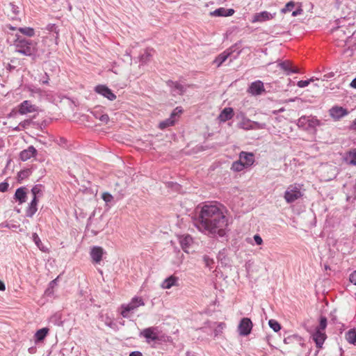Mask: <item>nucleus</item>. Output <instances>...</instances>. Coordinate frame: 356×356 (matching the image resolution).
I'll use <instances>...</instances> for the list:
<instances>
[{"mask_svg":"<svg viewBox=\"0 0 356 356\" xmlns=\"http://www.w3.org/2000/svg\"><path fill=\"white\" fill-rule=\"evenodd\" d=\"M228 218L224 213L223 207L216 202L204 204L200 212L197 227L202 232L218 235L226 234Z\"/></svg>","mask_w":356,"mask_h":356,"instance_id":"1","label":"nucleus"},{"mask_svg":"<svg viewBox=\"0 0 356 356\" xmlns=\"http://www.w3.org/2000/svg\"><path fill=\"white\" fill-rule=\"evenodd\" d=\"M346 339L350 343L356 345V330H350L346 334Z\"/></svg>","mask_w":356,"mask_h":356,"instance_id":"27","label":"nucleus"},{"mask_svg":"<svg viewBox=\"0 0 356 356\" xmlns=\"http://www.w3.org/2000/svg\"><path fill=\"white\" fill-rule=\"evenodd\" d=\"M37 154V150L33 146H29L26 149L20 152L19 156L21 160L26 161L32 157H34Z\"/></svg>","mask_w":356,"mask_h":356,"instance_id":"15","label":"nucleus"},{"mask_svg":"<svg viewBox=\"0 0 356 356\" xmlns=\"http://www.w3.org/2000/svg\"><path fill=\"white\" fill-rule=\"evenodd\" d=\"M232 54V51L227 49L222 53L220 54L214 60L213 63L217 65V67H220Z\"/></svg>","mask_w":356,"mask_h":356,"instance_id":"21","label":"nucleus"},{"mask_svg":"<svg viewBox=\"0 0 356 356\" xmlns=\"http://www.w3.org/2000/svg\"><path fill=\"white\" fill-rule=\"evenodd\" d=\"M350 129L356 131V119L353 121V124H351Z\"/></svg>","mask_w":356,"mask_h":356,"instance_id":"51","label":"nucleus"},{"mask_svg":"<svg viewBox=\"0 0 356 356\" xmlns=\"http://www.w3.org/2000/svg\"><path fill=\"white\" fill-rule=\"evenodd\" d=\"M26 188L22 187L17 188L15 193V198L16 200L19 202V204H21L26 202Z\"/></svg>","mask_w":356,"mask_h":356,"instance_id":"22","label":"nucleus"},{"mask_svg":"<svg viewBox=\"0 0 356 356\" xmlns=\"http://www.w3.org/2000/svg\"><path fill=\"white\" fill-rule=\"evenodd\" d=\"M16 52L26 56L35 55L37 52V42L17 37L14 42Z\"/></svg>","mask_w":356,"mask_h":356,"instance_id":"2","label":"nucleus"},{"mask_svg":"<svg viewBox=\"0 0 356 356\" xmlns=\"http://www.w3.org/2000/svg\"><path fill=\"white\" fill-rule=\"evenodd\" d=\"M252 328V323L248 318H242L238 326L239 334L242 336L248 335L251 332Z\"/></svg>","mask_w":356,"mask_h":356,"instance_id":"6","label":"nucleus"},{"mask_svg":"<svg viewBox=\"0 0 356 356\" xmlns=\"http://www.w3.org/2000/svg\"><path fill=\"white\" fill-rule=\"evenodd\" d=\"M102 197L106 202H110L113 200V196L108 193H104Z\"/></svg>","mask_w":356,"mask_h":356,"instance_id":"40","label":"nucleus"},{"mask_svg":"<svg viewBox=\"0 0 356 356\" xmlns=\"http://www.w3.org/2000/svg\"><path fill=\"white\" fill-rule=\"evenodd\" d=\"M350 86L353 88H356V77L350 83Z\"/></svg>","mask_w":356,"mask_h":356,"instance_id":"50","label":"nucleus"},{"mask_svg":"<svg viewBox=\"0 0 356 356\" xmlns=\"http://www.w3.org/2000/svg\"><path fill=\"white\" fill-rule=\"evenodd\" d=\"M45 75L47 76V79L42 81L43 84H47L49 82V76L47 73H45Z\"/></svg>","mask_w":356,"mask_h":356,"instance_id":"53","label":"nucleus"},{"mask_svg":"<svg viewBox=\"0 0 356 356\" xmlns=\"http://www.w3.org/2000/svg\"><path fill=\"white\" fill-rule=\"evenodd\" d=\"M327 326V319L325 317H321L320 319V323L316 330H321L323 332H325V330Z\"/></svg>","mask_w":356,"mask_h":356,"instance_id":"34","label":"nucleus"},{"mask_svg":"<svg viewBox=\"0 0 356 356\" xmlns=\"http://www.w3.org/2000/svg\"><path fill=\"white\" fill-rule=\"evenodd\" d=\"M237 119L240 120L238 127L245 130H250L254 129V123L251 122L250 119L246 118L244 113H239L237 116Z\"/></svg>","mask_w":356,"mask_h":356,"instance_id":"10","label":"nucleus"},{"mask_svg":"<svg viewBox=\"0 0 356 356\" xmlns=\"http://www.w3.org/2000/svg\"><path fill=\"white\" fill-rule=\"evenodd\" d=\"M234 116V110L232 108H225L219 115V120L220 122H226L232 119Z\"/></svg>","mask_w":356,"mask_h":356,"instance_id":"20","label":"nucleus"},{"mask_svg":"<svg viewBox=\"0 0 356 356\" xmlns=\"http://www.w3.org/2000/svg\"><path fill=\"white\" fill-rule=\"evenodd\" d=\"M329 113L334 120H339L343 117L346 116L349 112L342 106H335L330 109Z\"/></svg>","mask_w":356,"mask_h":356,"instance_id":"7","label":"nucleus"},{"mask_svg":"<svg viewBox=\"0 0 356 356\" xmlns=\"http://www.w3.org/2000/svg\"><path fill=\"white\" fill-rule=\"evenodd\" d=\"M313 79L305 80V81H299L297 83V86L300 88H305L307 86Z\"/></svg>","mask_w":356,"mask_h":356,"instance_id":"38","label":"nucleus"},{"mask_svg":"<svg viewBox=\"0 0 356 356\" xmlns=\"http://www.w3.org/2000/svg\"><path fill=\"white\" fill-rule=\"evenodd\" d=\"M302 13V9L300 8L292 13V16L296 17L298 15H300Z\"/></svg>","mask_w":356,"mask_h":356,"instance_id":"47","label":"nucleus"},{"mask_svg":"<svg viewBox=\"0 0 356 356\" xmlns=\"http://www.w3.org/2000/svg\"><path fill=\"white\" fill-rule=\"evenodd\" d=\"M275 14H271L268 11H263L261 13H255L252 16L251 20L252 23L264 22L272 19L274 17Z\"/></svg>","mask_w":356,"mask_h":356,"instance_id":"11","label":"nucleus"},{"mask_svg":"<svg viewBox=\"0 0 356 356\" xmlns=\"http://www.w3.org/2000/svg\"><path fill=\"white\" fill-rule=\"evenodd\" d=\"M129 356H143L141 353L135 351L130 353Z\"/></svg>","mask_w":356,"mask_h":356,"instance_id":"48","label":"nucleus"},{"mask_svg":"<svg viewBox=\"0 0 356 356\" xmlns=\"http://www.w3.org/2000/svg\"><path fill=\"white\" fill-rule=\"evenodd\" d=\"M40 193V189L38 186H34L32 189H31V193H32V195H33V197H37V195Z\"/></svg>","mask_w":356,"mask_h":356,"instance_id":"45","label":"nucleus"},{"mask_svg":"<svg viewBox=\"0 0 356 356\" xmlns=\"http://www.w3.org/2000/svg\"><path fill=\"white\" fill-rule=\"evenodd\" d=\"M18 30L21 33H22L25 35H27L29 37H32L35 34V31L33 28H30V27L19 28Z\"/></svg>","mask_w":356,"mask_h":356,"instance_id":"30","label":"nucleus"},{"mask_svg":"<svg viewBox=\"0 0 356 356\" xmlns=\"http://www.w3.org/2000/svg\"><path fill=\"white\" fill-rule=\"evenodd\" d=\"M95 118H98L104 124H107L109 121V117L107 114L101 115L99 117L95 115Z\"/></svg>","mask_w":356,"mask_h":356,"instance_id":"36","label":"nucleus"},{"mask_svg":"<svg viewBox=\"0 0 356 356\" xmlns=\"http://www.w3.org/2000/svg\"><path fill=\"white\" fill-rule=\"evenodd\" d=\"M246 168L252 165L254 163V155L252 152L242 151L239 154V159Z\"/></svg>","mask_w":356,"mask_h":356,"instance_id":"9","label":"nucleus"},{"mask_svg":"<svg viewBox=\"0 0 356 356\" xmlns=\"http://www.w3.org/2000/svg\"><path fill=\"white\" fill-rule=\"evenodd\" d=\"M279 65L283 70L287 72L288 73H289V72L298 73L299 72L298 69L296 67H292L291 63L289 61L282 62V63H280Z\"/></svg>","mask_w":356,"mask_h":356,"instance_id":"24","label":"nucleus"},{"mask_svg":"<svg viewBox=\"0 0 356 356\" xmlns=\"http://www.w3.org/2000/svg\"><path fill=\"white\" fill-rule=\"evenodd\" d=\"M264 90V83L261 81L252 82L248 89V92L253 95H261Z\"/></svg>","mask_w":356,"mask_h":356,"instance_id":"13","label":"nucleus"},{"mask_svg":"<svg viewBox=\"0 0 356 356\" xmlns=\"http://www.w3.org/2000/svg\"><path fill=\"white\" fill-rule=\"evenodd\" d=\"M178 282L179 278L172 275L165 279L161 283V286L164 289H170L172 286H177L179 285Z\"/></svg>","mask_w":356,"mask_h":356,"instance_id":"14","label":"nucleus"},{"mask_svg":"<svg viewBox=\"0 0 356 356\" xmlns=\"http://www.w3.org/2000/svg\"><path fill=\"white\" fill-rule=\"evenodd\" d=\"M31 124V120H24L19 123L17 128H16V130H21L22 129H25L26 127L29 126Z\"/></svg>","mask_w":356,"mask_h":356,"instance_id":"37","label":"nucleus"},{"mask_svg":"<svg viewBox=\"0 0 356 356\" xmlns=\"http://www.w3.org/2000/svg\"><path fill=\"white\" fill-rule=\"evenodd\" d=\"M325 339L326 335L325 332H323L321 330H316L315 333L313 334V339L317 347H321Z\"/></svg>","mask_w":356,"mask_h":356,"instance_id":"17","label":"nucleus"},{"mask_svg":"<svg viewBox=\"0 0 356 356\" xmlns=\"http://www.w3.org/2000/svg\"><path fill=\"white\" fill-rule=\"evenodd\" d=\"M234 13V10L232 8L225 9V8H219L211 12L210 15L214 17H228L233 15Z\"/></svg>","mask_w":356,"mask_h":356,"instance_id":"16","label":"nucleus"},{"mask_svg":"<svg viewBox=\"0 0 356 356\" xmlns=\"http://www.w3.org/2000/svg\"><path fill=\"white\" fill-rule=\"evenodd\" d=\"M182 113V109L180 107H177L172 113L170 117L175 119V118Z\"/></svg>","mask_w":356,"mask_h":356,"instance_id":"41","label":"nucleus"},{"mask_svg":"<svg viewBox=\"0 0 356 356\" xmlns=\"http://www.w3.org/2000/svg\"><path fill=\"white\" fill-rule=\"evenodd\" d=\"M246 168L244 164H243L239 160L234 161L231 167V170L234 172H241Z\"/></svg>","mask_w":356,"mask_h":356,"instance_id":"28","label":"nucleus"},{"mask_svg":"<svg viewBox=\"0 0 356 356\" xmlns=\"http://www.w3.org/2000/svg\"><path fill=\"white\" fill-rule=\"evenodd\" d=\"M95 91L104 97L107 98L110 101H113L116 99V95L104 85H98L95 87Z\"/></svg>","mask_w":356,"mask_h":356,"instance_id":"8","label":"nucleus"},{"mask_svg":"<svg viewBox=\"0 0 356 356\" xmlns=\"http://www.w3.org/2000/svg\"><path fill=\"white\" fill-rule=\"evenodd\" d=\"M295 6V3L293 1H289L288 2L285 7L283 8L282 10H281V12L282 13H286L287 12H290L292 10V9L294 8Z\"/></svg>","mask_w":356,"mask_h":356,"instance_id":"33","label":"nucleus"},{"mask_svg":"<svg viewBox=\"0 0 356 356\" xmlns=\"http://www.w3.org/2000/svg\"><path fill=\"white\" fill-rule=\"evenodd\" d=\"M334 34L337 39L341 38V40L343 42H346V40L348 38L345 36V31L341 29L336 30Z\"/></svg>","mask_w":356,"mask_h":356,"instance_id":"32","label":"nucleus"},{"mask_svg":"<svg viewBox=\"0 0 356 356\" xmlns=\"http://www.w3.org/2000/svg\"><path fill=\"white\" fill-rule=\"evenodd\" d=\"M350 282L353 284L356 285V270H354L350 275L349 277Z\"/></svg>","mask_w":356,"mask_h":356,"instance_id":"42","label":"nucleus"},{"mask_svg":"<svg viewBox=\"0 0 356 356\" xmlns=\"http://www.w3.org/2000/svg\"><path fill=\"white\" fill-rule=\"evenodd\" d=\"M34 240L35 243L38 245V242L40 241V239L36 234H33Z\"/></svg>","mask_w":356,"mask_h":356,"instance_id":"52","label":"nucleus"},{"mask_svg":"<svg viewBox=\"0 0 356 356\" xmlns=\"http://www.w3.org/2000/svg\"><path fill=\"white\" fill-rule=\"evenodd\" d=\"M49 330L47 327H43L42 329L38 330L35 334L36 341H42L47 337V335L49 332Z\"/></svg>","mask_w":356,"mask_h":356,"instance_id":"26","label":"nucleus"},{"mask_svg":"<svg viewBox=\"0 0 356 356\" xmlns=\"http://www.w3.org/2000/svg\"><path fill=\"white\" fill-rule=\"evenodd\" d=\"M38 202V200L37 197H33L31 203L29 204V207L27 208V209L26 211V214L28 217L31 218L36 213V211L38 210V208H37Z\"/></svg>","mask_w":356,"mask_h":356,"instance_id":"23","label":"nucleus"},{"mask_svg":"<svg viewBox=\"0 0 356 356\" xmlns=\"http://www.w3.org/2000/svg\"><path fill=\"white\" fill-rule=\"evenodd\" d=\"M175 120L170 117V118L160 122L159 128L161 129H165L168 127L174 125Z\"/></svg>","mask_w":356,"mask_h":356,"instance_id":"29","label":"nucleus"},{"mask_svg":"<svg viewBox=\"0 0 356 356\" xmlns=\"http://www.w3.org/2000/svg\"><path fill=\"white\" fill-rule=\"evenodd\" d=\"M302 196L300 188L296 184H292L288 186L284 193V200L287 203H292Z\"/></svg>","mask_w":356,"mask_h":356,"instance_id":"4","label":"nucleus"},{"mask_svg":"<svg viewBox=\"0 0 356 356\" xmlns=\"http://www.w3.org/2000/svg\"><path fill=\"white\" fill-rule=\"evenodd\" d=\"M38 107L29 100L24 101L18 106V112L21 115L36 113L38 112Z\"/></svg>","mask_w":356,"mask_h":356,"instance_id":"5","label":"nucleus"},{"mask_svg":"<svg viewBox=\"0 0 356 356\" xmlns=\"http://www.w3.org/2000/svg\"><path fill=\"white\" fill-rule=\"evenodd\" d=\"M103 253L104 250L102 248L94 247L90 252V256L92 261L95 263H99L102 259Z\"/></svg>","mask_w":356,"mask_h":356,"instance_id":"18","label":"nucleus"},{"mask_svg":"<svg viewBox=\"0 0 356 356\" xmlns=\"http://www.w3.org/2000/svg\"><path fill=\"white\" fill-rule=\"evenodd\" d=\"M268 325L275 332H278L281 329L280 323L275 320L270 319L268 321Z\"/></svg>","mask_w":356,"mask_h":356,"instance_id":"31","label":"nucleus"},{"mask_svg":"<svg viewBox=\"0 0 356 356\" xmlns=\"http://www.w3.org/2000/svg\"><path fill=\"white\" fill-rule=\"evenodd\" d=\"M144 305L145 302L142 298L134 297L130 301V302H129L127 305H122L121 306L120 314L124 318H129L130 312H134L139 307Z\"/></svg>","mask_w":356,"mask_h":356,"instance_id":"3","label":"nucleus"},{"mask_svg":"<svg viewBox=\"0 0 356 356\" xmlns=\"http://www.w3.org/2000/svg\"><path fill=\"white\" fill-rule=\"evenodd\" d=\"M8 184L7 182H2L0 184V191L5 192L8 190Z\"/></svg>","mask_w":356,"mask_h":356,"instance_id":"43","label":"nucleus"},{"mask_svg":"<svg viewBox=\"0 0 356 356\" xmlns=\"http://www.w3.org/2000/svg\"><path fill=\"white\" fill-rule=\"evenodd\" d=\"M307 120L308 122H309V123H312L314 124V125L316 124V125H318L319 124V121L316 119H312L311 120H307L305 117H303V118H301L300 120H299V122L300 123H303L305 121Z\"/></svg>","mask_w":356,"mask_h":356,"instance_id":"39","label":"nucleus"},{"mask_svg":"<svg viewBox=\"0 0 356 356\" xmlns=\"http://www.w3.org/2000/svg\"><path fill=\"white\" fill-rule=\"evenodd\" d=\"M226 325L224 323H219L216 327L214 329V334L216 336L222 332V330L225 327Z\"/></svg>","mask_w":356,"mask_h":356,"instance_id":"35","label":"nucleus"},{"mask_svg":"<svg viewBox=\"0 0 356 356\" xmlns=\"http://www.w3.org/2000/svg\"><path fill=\"white\" fill-rule=\"evenodd\" d=\"M345 159L350 165H356V148L348 151Z\"/></svg>","mask_w":356,"mask_h":356,"instance_id":"25","label":"nucleus"},{"mask_svg":"<svg viewBox=\"0 0 356 356\" xmlns=\"http://www.w3.org/2000/svg\"><path fill=\"white\" fill-rule=\"evenodd\" d=\"M180 245L183 250L186 252H188V249L193 243V238L189 235L182 236L180 238Z\"/></svg>","mask_w":356,"mask_h":356,"instance_id":"19","label":"nucleus"},{"mask_svg":"<svg viewBox=\"0 0 356 356\" xmlns=\"http://www.w3.org/2000/svg\"><path fill=\"white\" fill-rule=\"evenodd\" d=\"M9 8L13 10L15 15H17L19 13L18 8L15 6L14 4L10 3L9 5Z\"/></svg>","mask_w":356,"mask_h":356,"instance_id":"46","label":"nucleus"},{"mask_svg":"<svg viewBox=\"0 0 356 356\" xmlns=\"http://www.w3.org/2000/svg\"><path fill=\"white\" fill-rule=\"evenodd\" d=\"M254 240L257 245H261L263 243V240L259 234L254 236Z\"/></svg>","mask_w":356,"mask_h":356,"instance_id":"44","label":"nucleus"},{"mask_svg":"<svg viewBox=\"0 0 356 356\" xmlns=\"http://www.w3.org/2000/svg\"><path fill=\"white\" fill-rule=\"evenodd\" d=\"M156 328L154 327L145 328L140 332V335L144 337L148 342L149 341V340L157 341L159 340V336L156 332Z\"/></svg>","mask_w":356,"mask_h":356,"instance_id":"12","label":"nucleus"},{"mask_svg":"<svg viewBox=\"0 0 356 356\" xmlns=\"http://www.w3.org/2000/svg\"><path fill=\"white\" fill-rule=\"evenodd\" d=\"M6 286L4 283L0 280V291H5Z\"/></svg>","mask_w":356,"mask_h":356,"instance_id":"49","label":"nucleus"}]
</instances>
